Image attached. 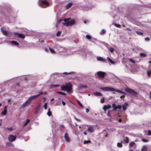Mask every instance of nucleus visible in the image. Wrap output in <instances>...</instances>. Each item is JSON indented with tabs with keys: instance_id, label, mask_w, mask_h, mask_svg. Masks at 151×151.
I'll return each mask as SVG.
<instances>
[{
	"instance_id": "obj_1",
	"label": "nucleus",
	"mask_w": 151,
	"mask_h": 151,
	"mask_svg": "<svg viewBox=\"0 0 151 151\" xmlns=\"http://www.w3.org/2000/svg\"><path fill=\"white\" fill-rule=\"evenodd\" d=\"M61 90L66 91L69 93H72V85L70 83H66L65 85H62L61 86Z\"/></svg>"
},
{
	"instance_id": "obj_2",
	"label": "nucleus",
	"mask_w": 151,
	"mask_h": 151,
	"mask_svg": "<svg viewBox=\"0 0 151 151\" xmlns=\"http://www.w3.org/2000/svg\"><path fill=\"white\" fill-rule=\"evenodd\" d=\"M100 89L103 91H115L116 92L122 93H125L123 92L120 90L116 89H114V88H112V87H101L100 88Z\"/></svg>"
},
{
	"instance_id": "obj_3",
	"label": "nucleus",
	"mask_w": 151,
	"mask_h": 151,
	"mask_svg": "<svg viewBox=\"0 0 151 151\" xmlns=\"http://www.w3.org/2000/svg\"><path fill=\"white\" fill-rule=\"evenodd\" d=\"M70 18L68 19H64V22H63V24L65 26H68L70 25L74 24H75V21L74 19H71L70 21Z\"/></svg>"
},
{
	"instance_id": "obj_4",
	"label": "nucleus",
	"mask_w": 151,
	"mask_h": 151,
	"mask_svg": "<svg viewBox=\"0 0 151 151\" xmlns=\"http://www.w3.org/2000/svg\"><path fill=\"white\" fill-rule=\"evenodd\" d=\"M39 4L43 8H46L48 6L50 3L45 0H40Z\"/></svg>"
},
{
	"instance_id": "obj_5",
	"label": "nucleus",
	"mask_w": 151,
	"mask_h": 151,
	"mask_svg": "<svg viewBox=\"0 0 151 151\" xmlns=\"http://www.w3.org/2000/svg\"><path fill=\"white\" fill-rule=\"evenodd\" d=\"M126 91L127 93L131 94L133 96H136L137 94V93L131 89L127 88L126 90Z\"/></svg>"
},
{
	"instance_id": "obj_6",
	"label": "nucleus",
	"mask_w": 151,
	"mask_h": 151,
	"mask_svg": "<svg viewBox=\"0 0 151 151\" xmlns=\"http://www.w3.org/2000/svg\"><path fill=\"white\" fill-rule=\"evenodd\" d=\"M97 73L99 77L102 78H104V76L106 74V73L101 71H98Z\"/></svg>"
},
{
	"instance_id": "obj_7",
	"label": "nucleus",
	"mask_w": 151,
	"mask_h": 151,
	"mask_svg": "<svg viewBox=\"0 0 151 151\" xmlns=\"http://www.w3.org/2000/svg\"><path fill=\"white\" fill-rule=\"evenodd\" d=\"M112 107L114 109V110H116L117 109H121L122 108V106L120 105H119L117 106L114 103L112 104Z\"/></svg>"
},
{
	"instance_id": "obj_8",
	"label": "nucleus",
	"mask_w": 151,
	"mask_h": 151,
	"mask_svg": "<svg viewBox=\"0 0 151 151\" xmlns=\"http://www.w3.org/2000/svg\"><path fill=\"white\" fill-rule=\"evenodd\" d=\"M41 103H40L38 104V105L37 106L36 108H35V114H37L39 112L40 110V109L41 108Z\"/></svg>"
},
{
	"instance_id": "obj_9",
	"label": "nucleus",
	"mask_w": 151,
	"mask_h": 151,
	"mask_svg": "<svg viewBox=\"0 0 151 151\" xmlns=\"http://www.w3.org/2000/svg\"><path fill=\"white\" fill-rule=\"evenodd\" d=\"M89 133H92L94 132V127L92 126H88L87 127Z\"/></svg>"
},
{
	"instance_id": "obj_10",
	"label": "nucleus",
	"mask_w": 151,
	"mask_h": 151,
	"mask_svg": "<svg viewBox=\"0 0 151 151\" xmlns=\"http://www.w3.org/2000/svg\"><path fill=\"white\" fill-rule=\"evenodd\" d=\"M16 139V137L13 135H11L8 137V139L9 141L13 142Z\"/></svg>"
},
{
	"instance_id": "obj_11",
	"label": "nucleus",
	"mask_w": 151,
	"mask_h": 151,
	"mask_svg": "<svg viewBox=\"0 0 151 151\" xmlns=\"http://www.w3.org/2000/svg\"><path fill=\"white\" fill-rule=\"evenodd\" d=\"M64 137L67 142H69L70 141V139L69 137V135L67 133H65Z\"/></svg>"
},
{
	"instance_id": "obj_12",
	"label": "nucleus",
	"mask_w": 151,
	"mask_h": 151,
	"mask_svg": "<svg viewBox=\"0 0 151 151\" xmlns=\"http://www.w3.org/2000/svg\"><path fill=\"white\" fill-rule=\"evenodd\" d=\"M39 96H40V95H36L34 96H32L29 97L28 99V100L29 101L31 100L32 99H36Z\"/></svg>"
},
{
	"instance_id": "obj_13",
	"label": "nucleus",
	"mask_w": 151,
	"mask_h": 151,
	"mask_svg": "<svg viewBox=\"0 0 151 151\" xmlns=\"http://www.w3.org/2000/svg\"><path fill=\"white\" fill-rule=\"evenodd\" d=\"M128 104L127 102H125L122 105L123 110L124 111L126 110L127 108Z\"/></svg>"
},
{
	"instance_id": "obj_14",
	"label": "nucleus",
	"mask_w": 151,
	"mask_h": 151,
	"mask_svg": "<svg viewBox=\"0 0 151 151\" xmlns=\"http://www.w3.org/2000/svg\"><path fill=\"white\" fill-rule=\"evenodd\" d=\"M97 59L99 61H101L104 63L106 62V59L101 57H98L97 58Z\"/></svg>"
},
{
	"instance_id": "obj_15",
	"label": "nucleus",
	"mask_w": 151,
	"mask_h": 151,
	"mask_svg": "<svg viewBox=\"0 0 151 151\" xmlns=\"http://www.w3.org/2000/svg\"><path fill=\"white\" fill-rule=\"evenodd\" d=\"M111 107V105L110 104H108V105H105L104 107L103 108V109H104L105 111H106L107 109H110Z\"/></svg>"
},
{
	"instance_id": "obj_16",
	"label": "nucleus",
	"mask_w": 151,
	"mask_h": 151,
	"mask_svg": "<svg viewBox=\"0 0 151 151\" xmlns=\"http://www.w3.org/2000/svg\"><path fill=\"white\" fill-rule=\"evenodd\" d=\"M73 5V3L72 2L69 3H68L66 6V9H68L70 8L71 6Z\"/></svg>"
},
{
	"instance_id": "obj_17",
	"label": "nucleus",
	"mask_w": 151,
	"mask_h": 151,
	"mask_svg": "<svg viewBox=\"0 0 151 151\" xmlns=\"http://www.w3.org/2000/svg\"><path fill=\"white\" fill-rule=\"evenodd\" d=\"M1 32H2V34L4 35H7L8 33H7V31L4 30L3 29V28H1Z\"/></svg>"
},
{
	"instance_id": "obj_18",
	"label": "nucleus",
	"mask_w": 151,
	"mask_h": 151,
	"mask_svg": "<svg viewBox=\"0 0 151 151\" xmlns=\"http://www.w3.org/2000/svg\"><path fill=\"white\" fill-rule=\"evenodd\" d=\"M10 42L13 45L15 46H17L19 45V43L15 41L12 40L11 41H10Z\"/></svg>"
},
{
	"instance_id": "obj_19",
	"label": "nucleus",
	"mask_w": 151,
	"mask_h": 151,
	"mask_svg": "<svg viewBox=\"0 0 151 151\" xmlns=\"http://www.w3.org/2000/svg\"><path fill=\"white\" fill-rule=\"evenodd\" d=\"M28 104V100H27L25 101V103H24L22 106L21 107L22 108H24L26 107L27 105Z\"/></svg>"
},
{
	"instance_id": "obj_20",
	"label": "nucleus",
	"mask_w": 151,
	"mask_h": 151,
	"mask_svg": "<svg viewBox=\"0 0 151 151\" xmlns=\"http://www.w3.org/2000/svg\"><path fill=\"white\" fill-rule=\"evenodd\" d=\"M147 147L146 145H144L142 147L141 151H147Z\"/></svg>"
},
{
	"instance_id": "obj_21",
	"label": "nucleus",
	"mask_w": 151,
	"mask_h": 151,
	"mask_svg": "<svg viewBox=\"0 0 151 151\" xmlns=\"http://www.w3.org/2000/svg\"><path fill=\"white\" fill-rule=\"evenodd\" d=\"M18 36L20 38L22 39H24L25 37V36L24 34L21 33L18 34Z\"/></svg>"
},
{
	"instance_id": "obj_22",
	"label": "nucleus",
	"mask_w": 151,
	"mask_h": 151,
	"mask_svg": "<svg viewBox=\"0 0 151 151\" xmlns=\"http://www.w3.org/2000/svg\"><path fill=\"white\" fill-rule=\"evenodd\" d=\"M47 114L49 116H51L52 115V113L50 111V108H49L48 109V111L47 112Z\"/></svg>"
},
{
	"instance_id": "obj_23",
	"label": "nucleus",
	"mask_w": 151,
	"mask_h": 151,
	"mask_svg": "<svg viewBox=\"0 0 151 151\" xmlns=\"http://www.w3.org/2000/svg\"><path fill=\"white\" fill-rule=\"evenodd\" d=\"M30 121V120L29 119H27L25 123L24 124L23 127H24L27 125V124L29 123Z\"/></svg>"
},
{
	"instance_id": "obj_24",
	"label": "nucleus",
	"mask_w": 151,
	"mask_h": 151,
	"mask_svg": "<svg viewBox=\"0 0 151 151\" xmlns=\"http://www.w3.org/2000/svg\"><path fill=\"white\" fill-rule=\"evenodd\" d=\"M60 86V85L59 84H56V85H54V84H52L50 86V87L51 88H56Z\"/></svg>"
},
{
	"instance_id": "obj_25",
	"label": "nucleus",
	"mask_w": 151,
	"mask_h": 151,
	"mask_svg": "<svg viewBox=\"0 0 151 151\" xmlns=\"http://www.w3.org/2000/svg\"><path fill=\"white\" fill-rule=\"evenodd\" d=\"M94 94L96 96H102V94H101V93L99 92H94Z\"/></svg>"
},
{
	"instance_id": "obj_26",
	"label": "nucleus",
	"mask_w": 151,
	"mask_h": 151,
	"mask_svg": "<svg viewBox=\"0 0 151 151\" xmlns=\"http://www.w3.org/2000/svg\"><path fill=\"white\" fill-rule=\"evenodd\" d=\"M107 58L108 59L109 61L112 64H114L115 63V62L111 59L110 58L108 57Z\"/></svg>"
},
{
	"instance_id": "obj_27",
	"label": "nucleus",
	"mask_w": 151,
	"mask_h": 151,
	"mask_svg": "<svg viewBox=\"0 0 151 151\" xmlns=\"http://www.w3.org/2000/svg\"><path fill=\"white\" fill-rule=\"evenodd\" d=\"M6 113H7V110L6 109H4V111L1 112V114L2 115H6Z\"/></svg>"
},
{
	"instance_id": "obj_28",
	"label": "nucleus",
	"mask_w": 151,
	"mask_h": 151,
	"mask_svg": "<svg viewBox=\"0 0 151 151\" xmlns=\"http://www.w3.org/2000/svg\"><path fill=\"white\" fill-rule=\"evenodd\" d=\"M135 144V143L134 142H131L129 144V146L131 147H133Z\"/></svg>"
},
{
	"instance_id": "obj_29",
	"label": "nucleus",
	"mask_w": 151,
	"mask_h": 151,
	"mask_svg": "<svg viewBox=\"0 0 151 151\" xmlns=\"http://www.w3.org/2000/svg\"><path fill=\"white\" fill-rule=\"evenodd\" d=\"M136 32L139 35H143V33L141 32L136 31Z\"/></svg>"
},
{
	"instance_id": "obj_30",
	"label": "nucleus",
	"mask_w": 151,
	"mask_h": 151,
	"mask_svg": "<svg viewBox=\"0 0 151 151\" xmlns=\"http://www.w3.org/2000/svg\"><path fill=\"white\" fill-rule=\"evenodd\" d=\"M140 55L142 57H145L147 56V55L146 54L142 53H141Z\"/></svg>"
},
{
	"instance_id": "obj_31",
	"label": "nucleus",
	"mask_w": 151,
	"mask_h": 151,
	"mask_svg": "<svg viewBox=\"0 0 151 151\" xmlns=\"http://www.w3.org/2000/svg\"><path fill=\"white\" fill-rule=\"evenodd\" d=\"M57 93H58L60 94H62L63 95L65 96L66 95V94L65 93H63V92H61V91H58L57 92Z\"/></svg>"
},
{
	"instance_id": "obj_32",
	"label": "nucleus",
	"mask_w": 151,
	"mask_h": 151,
	"mask_svg": "<svg viewBox=\"0 0 151 151\" xmlns=\"http://www.w3.org/2000/svg\"><path fill=\"white\" fill-rule=\"evenodd\" d=\"M117 146L119 147H121L122 146V143L120 142H118L117 143Z\"/></svg>"
},
{
	"instance_id": "obj_33",
	"label": "nucleus",
	"mask_w": 151,
	"mask_h": 151,
	"mask_svg": "<svg viewBox=\"0 0 151 151\" xmlns=\"http://www.w3.org/2000/svg\"><path fill=\"white\" fill-rule=\"evenodd\" d=\"M61 33V31H58L56 34V36L57 37L59 36Z\"/></svg>"
},
{
	"instance_id": "obj_34",
	"label": "nucleus",
	"mask_w": 151,
	"mask_h": 151,
	"mask_svg": "<svg viewBox=\"0 0 151 151\" xmlns=\"http://www.w3.org/2000/svg\"><path fill=\"white\" fill-rule=\"evenodd\" d=\"M49 50H50V51L52 53H55V51H54V50L53 49H51L50 47H49Z\"/></svg>"
},
{
	"instance_id": "obj_35",
	"label": "nucleus",
	"mask_w": 151,
	"mask_h": 151,
	"mask_svg": "<svg viewBox=\"0 0 151 151\" xmlns=\"http://www.w3.org/2000/svg\"><path fill=\"white\" fill-rule=\"evenodd\" d=\"M142 139V141L144 142H149V140H148L146 139H145L142 138V139Z\"/></svg>"
},
{
	"instance_id": "obj_36",
	"label": "nucleus",
	"mask_w": 151,
	"mask_h": 151,
	"mask_svg": "<svg viewBox=\"0 0 151 151\" xmlns=\"http://www.w3.org/2000/svg\"><path fill=\"white\" fill-rule=\"evenodd\" d=\"M109 50L111 52H114V49L112 47H110L109 49Z\"/></svg>"
},
{
	"instance_id": "obj_37",
	"label": "nucleus",
	"mask_w": 151,
	"mask_h": 151,
	"mask_svg": "<svg viewBox=\"0 0 151 151\" xmlns=\"http://www.w3.org/2000/svg\"><path fill=\"white\" fill-rule=\"evenodd\" d=\"M124 141L126 143H128L129 142V139L127 137H126V139L124 140Z\"/></svg>"
},
{
	"instance_id": "obj_38",
	"label": "nucleus",
	"mask_w": 151,
	"mask_h": 151,
	"mask_svg": "<svg viewBox=\"0 0 151 151\" xmlns=\"http://www.w3.org/2000/svg\"><path fill=\"white\" fill-rule=\"evenodd\" d=\"M91 142V141L90 140H85L83 142V143L84 144H86V143H90Z\"/></svg>"
},
{
	"instance_id": "obj_39",
	"label": "nucleus",
	"mask_w": 151,
	"mask_h": 151,
	"mask_svg": "<svg viewBox=\"0 0 151 151\" xmlns=\"http://www.w3.org/2000/svg\"><path fill=\"white\" fill-rule=\"evenodd\" d=\"M86 37L89 39V40H90V39H91V37L89 35H86Z\"/></svg>"
},
{
	"instance_id": "obj_40",
	"label": "nucleus",
	"mask_w": 151,
	"mask_h": 151,
	"mask_svg": "<svg viewBox=\"0 0 151 151\" xmlns=\"http://www.w3.org/2000/svg\"><path fill=\"white\" fill-rule=\"evenodd\" d=\"M80 86H81V87L82 88H86L87 87V86L86 85H84L82 84H81Z\"/></svg>"
},
{
	"instance_id": "obj_41",
	"label": "nucleus",
	"mask_w": 151,
	"mask_h": 151,
	"mask_svg": "<svg viewBox=\"0 0 151 151\" xmlns=\"http://www.w3.org/2000/svg\"><path fill=\"white\" fill-rule=\"evenodd\" d=\"M77 103L78 104L80 105V106L81 107H83V105H82V104H81V103L79 101L77 100Z\"/></svg>"
},
{
	"instance_id": "obj_42",
	"label": "nucleus",
	"mask_w": 151,
	"mask_h": 151,
	"mask_svg": "<svg viewBox=\"0 0 151 151\" xmlns=\"http://www.w3.org/2000/svg\"><path fill=\"white\" fill-rule=\"evenodd\" d=\"M6 129L9 131H12L13 130V127H6Z\"/></svg>"
},
{
	"instance_id": "obj_43",
	"label": "nucleus",
	"mask_w": 151,
	"mask_h": 151,
	"mask_svg": "<svg viewBox=\"0 0 151 151\" xmlns=\"http://www.w3.org/2000/svg\"><path fill=\"white\" fill-rule=\"evenodd\" d=\"M104 97H103L101 99L100 102L101 103H103L104 102Z\"/></svg>"
},
{
	"instance_id": "obj_44",
	"label": "nucleus",
	"mask_w": 151,
	"mask_h": 151,
	"mask_svg": "<svg viewBox=\"0 0 151 151\" xmlns=\"http://www.w3.org/2000/svg\"><path fill=\"white\" fill-rule=\"evenodd\" d=\"M114 25L116 26V27H117L119 28H120L121 27V25L120 24H114Z\"/></svg>"
},
{
	"instance_id": "obj_45",
	"label": "nucleus",
	"mask_w": 151,
	"mask_h": 151,
	"mask_svg": "<svg viewBox=\"0 0 151 151\" xmlns=\"http://www.w3.org/2000/svg\"><path fill=\"white\" fill-rule=\"evenodd\" d=\"M106 31L104 29H103L101 32V34H104L105 33Z\"/></svg>"
},
{
	"instance_id": "obj_46",
	"label": "nucleus",
	"mask_w": 151,
	"mask_h": 151,
	"mask_svg": "<svg viewBox=\"0 0 151 151\" xmlns=\"http://www.w3.org/2000/svg\"><path fill=\"white\" fill-rule=\"evenodd\" d=\"M147 74L149 77L151 75V72L150 71H148L147 72Z\"/></svg>"
},
{
	"instance_id": "obj_47",
	"label": "nucleus",
	"mask_w": 151,
	"mask_h": 151,
	"mask_svg": "<svg viewBox=\"0 0 151 151\" xmlns=\"http://www.w3.org/2000/svg\"><path fill=\"white\" fill-rule=\"evenodd\" d=\"M147 135L149 136H151V130H149L148 132Z\"/></svg>"
},
{
	"instance_id": "obj_48",
	"label": "nucleus",
	"mask_w": 151,
	"mask_h": 151,
	"mask_svg": "<svg viewBox=\"0 0 151 151\" xmlns=\"http://www.w3.org/2000/svg\"><path fill=\"white\" fill-rule=\"evenodd\" d=\"M47 103H46L44 105V108L45 109H47Z\"/></svg>"
},
{
	"instance_id": "obj_49",
	"label": "nucleus",
	"mask_w": 151,
	"mask_h": 151,
	"mask_svg": "<svg viewBox=\"0 0 151 151\" xmlns=\"http://www.w3.org/2000/svg\"><path fill=\"white\" fill-rule=\"evenodd\" d=\"M38 93H39V94H38L37 95H40H40H42L44 94V93L42 92L39 91L38 92Z\"/></svg>"
},
{
	"instance_id": "obj_50",
	"label": "nucleus",
	"mask_w": 151,
	"mask_h": 151,
	"mask_svg": "<svg viewBox=\"0 0 151 151\" xmlns=\"http://www.w3.org/2000/svg\"><path fill=\"white\" fill-rule=\"evenodd\" d=\"M129 60L131 62L133 63H135V62L131 58Z\"/></svg>"
},
{
	"instance_id": "obj_51",
	"label": "nucleus",
	"mask_w": 151,
	"mask_h": 151,
	"mask_svg": "<svg viewBox=\"0 0 151 151\" xmlns=\"http://www.w3.org/2000/svg\"><path fill=\"white\" fill-rule=\"evenodd\" d=\"M62 103L63 106H65L66 104L65 103L63 100H62Z\"/></svg>"
},
{
	"instance_id": "obj_52",
	"label": "nucleus",
	"mask_w": 151,
	"mask_h": 151,
	"mask_svg": "<svg viewBox=\"0 0 151 151\" xmlns=\"http://www.w3.org/2000/svg\"><path fill=\"white\" fill-rule=\"evenodd\" d=\"M89 111V110L87 108L86 109V112L87 113H88Z\"/></svg>"
},
{
	"instance_id": "obj_53",
	"label": "nucleus",
	"mask_w": 151,
	"mask_h": 151,
	"mask_svg": "<svg viewBox=\"0 0 151 151\" xmlns=\"http://www.w3.org/2000/svg\"><path fill=\"white\" fill-rule=\"evenodd\" d=\"M63 21V19H60L59 20V22L58 23H60L61 22Z\"/></svg>"
},
{
	"instance_id": "obj_54",
	"label": "nucleus",
	"mask_w": 151,
	"mask_h": 151,
	"mask_svg": "<svg viewBox=\"0 0 151 151\" xmlns=\"http://www.w3.org/2000/svg\"><path fill=\"white\" fill-rule=\"evenodd\" d=\"M145 40L146 41H148L150 40V39L148 37H146L145 38Z\"/></svg>"
},
{
	"instance_id": "obj_55",
	"label": "nucleus",
	"mask_w": 151,
	"mask_h": 151,
	"mask_svg": "<svg viewBox=\"0 0 151 151\" xmlns=\"http://www.w3.org/2000/svg\"><path fill=\"white\" fill-rule=\"evenodd\" d=\"M125 97V96H124V95H123V96H120V98H121V99H122V98H124Z\"/></svg>"
},
{
	"instance_id": "obj_56",
	"label": "nucleus",
	"mask_w": 151,
	"mask_h": 151,
	"mask_svg": "<svg viewBox=\"0 0 151 151\" xmlns=\"http://www.w3.org/2000/svg\"><path fill=\"white\" fill-rule=\"evenodd\" d=\"M11 101V99H9L8 100V102H10Z\"/></svg>"
},
{
	"instance_id": "obj_57",
	"label": "nucleus",
	"mask_w": 151,
	"mask_h": 151,
	"mask_svg": "<svg viewBox=\"0 0 151 151\" xmlns=\"http://www.w3.org/2000/svg\"><path fill=\"white\" fill-rule=\"evenodd\" d=\"M122 121V120L121 119H120L119 120V122H121Z\"/></svg>"
},
{
	"instance_id": "obj_58",
	"label": "nucleus",
	"mask_w": 151,
	"mask_h": 151,
	"mask_svg": "<svg viewBox=\"0 0 151 151\" xmlns=\"http://www.w3.org/2000/svg\"><path fill=\"white\" fill-rule=\"evenodd\" d=\"M127 30H128V31H132L131 30V29H130V28H127Z\"/></svg>"
},
{
	"instance_id": "obj_59",
	"label": "nucleus",
	"mask_w": 151,
	"mask_h": 151,
	"mask_svg": "<svg viewBox=\"0 0 151 151\" xmlns=\"http://www.w3.org/2000/svg\"><path fill=\"white\" fill-rule=\"evenodd\" d=\"M83 134L85 135H86L87 134V133L86 132H84Z\"/></svg>"
},
{
	"instance_id": "obj_60",
	"label": "nucleus",
	"mask_w": 151,
	"mask_h": 151,
	"mask_svg": "<svg viewBox=\"0 0 151 151\" xmlns=\"http://www.w3.org/2000/svg\"><path fill=\"white\" fill-rule=\"evenodd\" d=\"M7 108V106H5L4 108V109H6V108Z\"/></svg>"
},
{
	"instance_id": "obj_61",
	"label": "nucleus",
	"mask_w": 151,
	"mask_h": 151,
	"mask_svg": "<svg viewBox=\"0 0 151 151\" xmlns=\"http://www.w3.org/2000/svg\"><path fill=\"white\" fill-rule=\"evenodd\" d=\"M17 84L18 86H20V84H19V83H17Z\"/></svg>"
},
{
	"instance_id": "obj_62",
	"label": "nucleus",
	"mask_w": 151,
	"mask_h": 151,
	"mask_svg": "<svg viewBox=\"0 0 151 151\" xmlns=\"http://www.w3.org/2000/svg\"><path fill=\"white\" fill-rule=\"evenodd\" d=\"M150 97L151 99V92H150Z\"/></svg>"
},
{
	"instance_id": "obj_63",
	"label": "nucleus",
	"mask_w": 151,
	"mask_h": 151,
	"mask_svg": "<svg viewBox=\"0 0 151 151\" xmlns=\"http://www.w3.org/2000/svg\"><path fill=\"white\" fill-rule=\"evenodd\" d=\"M149 63H151V61H150L148 62Z\"/></svg>"
},
{
	"instance_id": "obj_64",
	"label": "nucleus",
	"mask_w": 151,
	"mask_h": 151,
	"mask_svg": "<svg viewBox=\"0 0 151 151\" xmlns=\"http://www.w3.org/2000/svg\"><path fill=\"white\" fill-rule=\"evenodd\" d=\"M130 151H134L132 149H130L129 150Z\"/></svg>"
}]
</instances>
